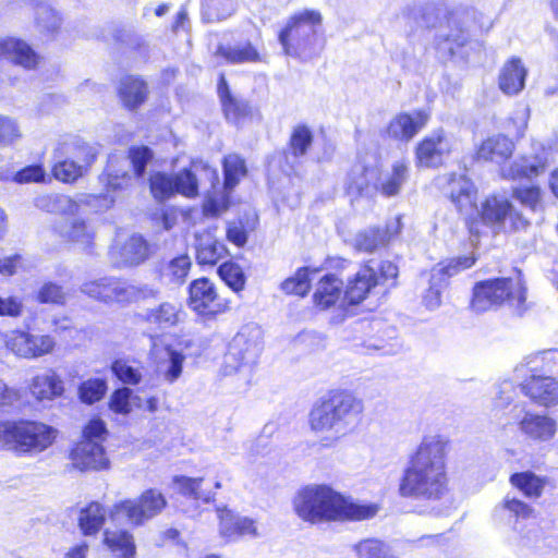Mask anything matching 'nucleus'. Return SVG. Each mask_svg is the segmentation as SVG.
<instances>
[{"label":"nucleus","instance_id":"nucleus-1","mask_svg":"<svg viewBox=\"0 0 558 558\" xmlns=\"http://www.w3.org/2000/svg\"><path fill=\"white\" fill-rule=\"evenodd\" d=\"M447 492L446 442L439 437H425L403 470L399 494L417 500H439Z\"/></svg>","mask_w":558,"mask_h":558},{"label":"nucleus","instance_id":"nucleus-2","mask_svg":"<svg viewBox=\"0 0 558 558\" xmlns=\"http://www.w3.org/2000/svg\"><path fill=\"white\" fill-rule=\"evenodd\" d=\"M293 507L302 520L311 523L366 520L378 512L377 505L355 502L326 484H312L300 489Z\"/></svg>","mask_w":558,"mask_h":558},{"label":"nucleus","instance_id":"nucleus-3","mask_svg":"<svg viewBox=\"0 0 558 558\" xmlns=\"http://www.w3.org/2000/svg\"><path fill=\"white\" fill-rule=\"evenodd\" d=\"M408 17H413L420 27L435 28L434 48L441 61L458 53L470 39L475 19L474 10H457L444 16L441 9L433 3L407 9Z\"/></svg>","mask_w":558,"mask_h":558},{"label":"nucleus","instance_id":"nucleus-4","mask_svg":"<svg viewBox=\"0 0 558 558\" xmlns=\"http://www.w3.org/2000/svg\"><path fill=\"white\" fill-rule=\"evenodd\" d=\"M362 399L349 390H333L317 402L310 413V425L315 432L328 433L331 441L348 435L361 421Z\"/></svg>","mask_w":558,"mask_h":558},{"label":"nucleus","instance_id":"nucleus-5","mask_svg":"<svg viewBox=\"0 0 558 558\" xmlns=\"http://www.w3.org/2000/svg\"><path fill=\"white\" fill-rule=\"evenodd\" d=\"M57 430L44 423L28 420L0 422V448L17 457H33L49 448Z\"/></svg>","mask_w":558,"mask_h":558},{"label":"nucleus","instance_id":"nucleus-6","mask_svg":"<svg viewBox=\"0 0 558 558\" xmlns=\"http://www.w3.org/2000/svg\"><path fill=\"white\" fill-rule=\"evenodd\" d=\"M322 20L318 11L308 9L289 17L278 34L284 54L302 61L318 56L322 47L317 40V27Z\"/></svg>","mask_w":558,"mask_h":558},{"label":"nucleus","instance_id":"nucleus-7","mask_svg":"<svg viewBox=\"0 0 558 558\" xmlns=\"http://www.w3.org/2000/svg\"><path fill=\"white\" fill-rule=\"evenodd\" d=\"M526 287L520 275L517 278H494L478 281L473 287L471 308L484 313L504 304L521 315L525 311Z\"/></svg>","mask_w":558,"mask_h":558},{"label":"nucleus","instance_id":"nucleus-8","mask_svg":"<svg viewBox=\"0 0 558 558\" xmlns=\"http://www.w3.org/2000/svg\"><path fill=\"white\" fill-rule=\"evenodd\" d=\"M165 495L157 488L145 489L136 498L116 502L108 512L112 522H125L132 527L143 526L158 517L167 507Z\"/></svg>","mask_w":558,"mask_h":558},{"label":"nucleus","instance_id":"nucleus-9","mask_svg":"<svg viewBox=\"0 0 558 558\" xmlns=\"http://www.w3.org/2000/svg\"><path fill=\"white\" fill-rule=\"evenodd\" d=\"M153 158L154 153L148 146L130 147L128 157L110 156L105 172L99 177L100 181L105 183L107 193L129 186L132 180L130 167L133 168L137 178H143Z\"/></svg>","mask_w":558,"mask_h":558},{"label":"nucleus","instance_id":"nucleus-10","mask_svg":"<svg viewBox=\"0 0 558 558\" xmlns=\"http://www.w3.org/2000/svg\"><path fill=\"white\" fill-rule=\"evenodd\" d=\"M107 435V427L102 420L94 418L83 430V440L71 451L73 465L81 471L106 469L109 460L102 446Z\"/></svg>","mask_w":558,"mask_h":558},{"label":"nucleus","instance_id":"nucleus-11","mask_svg":"<svg viewBox=\"0 0 558 558\" xmlns=\"http://www.w3.org/2000/svg\"><path fill=\"white\" fill-rule=\"evenodd\" d=\"M478 214L482 223L495 234L525 231L531 226L530 220L517 211L512 203L501 195L486 197L481 204Z\"/></svg>","mask_w":558,"mask_h":558},{"label":"nucleus","instance_id":"nucleus-12","mask_svg":"<svg viewBox=\"0 0 558 558\" xmlns=\"http://www.w3.org/2000/svg\"><path fill=\"white\" fill-rule=\"evenodd\" d=\"M262 335L263 331L256 324L243 326L229 343L226 354L227 367L251 374L263 349Z\"/></svg>","mask_w":558,"mask_h":558},{"label":"nucleus","instance_id":"nucleus-13","mask_svg":"<svg viewBox=\"0 0 558 558\" xmlns=\"http://www.w3.org/2000/svg\"><path fill=\"white\" fill-rule=\"evenodd\" d=\"M150 192L155 199L163 202L175 194L194 197L198 194V182L195 173L187 168L170 175L157 172L149 179Z\"/></svg>","mask_w":558,"mask_h":558},{"label":"nucleus","instance_id":"nucleus-14","mask_svg":"<svg viewBox=\"0 0 558 558\" xmlns=\"http://www.w3.org/2000/svg\"><path fill=\"white\" fill-rule=\"evenodd\" d=\"M476 258L472 255L450 259L446 265H437L430 271L429 287L423 295V303L428 310H436L441 304V293L448 286L450 277L461 270L471 268Z\"/></svg>","mask_w":558,"mask_h":558},{"label":"nucleus","instance_id":"nucleus-15","mask_svg":"<svg viewBox=\"0 0 558 558\" xmlns=\"http://www.w3.org/2000/svg\"><path fill=\"white\" fill-rule=\"evenodd\" d=\"M189 305L198 315L213 318L229 308V302L221 298L208 278L195 279L189 287Z\"/></svg>","mask_w":558,"mask_h":558},{"label":"nucleus","instance_id":"nucleus-16","mask_svg":"<svg viewBox=\"0 0 558 558\" xmlns=\"http://www.w3.org/2000/svg\"><path fill=\"white\" fill-rule=\"evenodd\" d=\"M98 149L85 143L75 147L73 156L58 161L52 168L53 177L64 183L75 182L95 162Z\"/></svg>","mask_w":558,"mask_h":558},{"label":"nucleus","instance_id":"nucleus-17","mask_svg":"<svg viewBox=\"0 0 558 558\" xmlns=\"http://www.w3.org/2000/svg\"><path fill=\"white\" fill-rule=\"evenodd\" d=\"M401 216L389 219L384 227H371L357 232L353 246L359 252L374 253L397 238L403 228Z\"/></svg>","mask_w":558,"mask_h":558},{"label":"nucleus","instance_id":"nucleus-18","mask_svg":"<svg viewBox=\"0 0 558 558\" xmlns=\"http://www.w3.org/2000/svg\"><path fill=\"white\" fill-rule=\"evenodd\" d=\"M521 392L542 407L558 404V381L551 376L532 374L521 385Z\"/></svg>","mask_w":558,"mask_h":558},{"label":"nucleus","instance_id":"nucleus-19","mask_svg":"<svg viewBox=\"0 0 558 558\" xmlns=\"http://www.w3.org/2000/svg\"><path fill=\"white\" fill-rule=\"evenodd\" d=\"M217 94L220 100L223 116L229 123L240 125L252 116V107L247 99L231 93L223 74H220L217 84Z\"/></svg>","mask_w":558,"mask_h":558},{"label":"nucleus","instance_id":"nucleus-20","mask_svg":"<svg viewBox=\"0 0 558 558\" xmlns=\"http://www.w3.org/2000/svg\"><path fill=\"white\" fill-rule=\"evenodd\" d=\"M427 120L428 116L421 110L413 113L401 112L388 123L383 136L408 143L425 126Z\"/></svg>","mask_w":558,"mask_h":558},{"label":"nucleus","instance_id":"nucleus-21","mask_svg":"<svg viewBox=\"0 0 558 558\" xmlns=\"http://www.w3.org/2000/svg\"><path fill=\"white\" fill-rule=\"evenodd\" d=\"M451 150L449 140L444 130H438L426 136L416 147V158L421 166L435 168L442 163L444 156Z\"/></svg>","mask_w":558,"mask_h":558},{"label":"nucleus","instance_id":"nucleus-22","mask_svg":"<svg viewBox=\"0 0 558 558\" xmlns=\"http://www.w3.org/2000/svg\"><path fill=\"white\" fill-rule=\"evenodd\" d=\"M518 428L526 438L537 442H546L555 437L557 423L548 415L526 411L518 422Z\"/></svg>","mask_w":558,"mask_h":558},{"label":"nucleus","instance_id":"nucleus-23","mask_svg":"<svg viewBox=\"0 0 558 558\" xmlns=\"http://www.w3.org/2000/svg\"><path fill=\"white\" fill-rule=\"evenodd\" d=\"M547 163L548 154L542 150L533 156L518 158L509 166L502 167L501 175L510 180L533 179L545 172Z\"/></svg>","mask_w":558,"mask_h":558},{"label":"nucleus","instance_id":"nucleus-24","mask_svg":"<svg viewBox=\"0 0 558 558\" xmlns=\"http://www.w3.org/2000/svg\"><path fill=\"white\" fill-rule=\"evenodd\" d=\"M0 57L26 70L35 69L39 61V56L26 41L11 36L0 37Z\"/></svg>","mask_w":558,"mask_h":558},{"label":"nucleus","instance_id":"nucleus-25","mask_svg":"<svg viewBox=\"0 0 558 558\" xmlns=\"http://www.w3.org/2000/svg\"><path fill=\"white\" fill-rule=\"evenodd\" d=\"M217 512L220 521V535L228 541H233L244 535L258 536L257 529L252 519L235 514L228 509L218 508Z\"/></svg>","mask_w":558,"mask_h":558},{"label":"nucleus","instance_id":"nucleus-26","mask_svg":"<svg viewBox=\"0 0 558 558\" xmlns=\"http://www.w3.org/2000/svg\"><path fill=\"white\" fill-rule=\"evenodd\" d=\"M378 284L373 265H365L349 281L343 295V304L357 305L365 300L371 289Z\"/></svg>","mask_w":558,"mask_h":558},{"label":"nucleus","instance_id":"nucleus-27","mask_svg":"<svg viewBox=\"0 0 558 558\" xmlns=\"http://www.w3.org/2000/svg\"><path fill=\"white\" fill-rule=\"evenodd\" d=\"M204 477L175 475L172 478L173 488L181 497L192 501L195 508L201 504H209L215 499V493L203 488Z\"/></svg>","mask_w":558,"mask_h":558},{"label":"nucleus","instance_id":"nucleus-28","mask_svg":"<svg viewBox=\"0 0 558 558\" xmlns=\"http://www.w3.org/2000/svg\"><path fill=\"white\" fill-rule=\"evenodd\" d=\"M138 317L154 331V335H149L150 338H154L159 332L177 325L179 322V310L174 304L163 302L159 306L140 314Z\"/></svg>","mask_w":558,"mask_h":558},{"label":"nucleus","instance_id":"nucleus-29","mask_svg":"<svg viewBox=\"0 0 558 558\" xmlns=\"http://www.w3.org/2000/svg\"><path fill=\"white\" fill-rule=\"evenodd\" d=\"M54 230L62 236L82 245L87 254H93L94 231L84 220L62 218L54 225Z\"/></svg>","mask_w":558,"mask_h":558},{"label":"nucleus","instance_id":"nucleus-30","mask_svg":"<svg viewBox=\"0 0 558 558\" xmlns=\"http://www.w3.org/2000/svg\"><path fill=\"white\" fill-rule=\"evenodd\" d=\"M153 254V245L141 234L130 236L119 250V265L125 267L138 266Z\"/></svg>","mask_w":558,"mask_h":558},{"label":"nucleus","instance_id":"nucleus-31","mask_svg":"<svg viewBox=\"0 0 558 558\" xmlns=\"http://www.w3.org/2000/svg\"><path fill=\"white\" fill-rule=\"evenodd\" d=\"M450 201L459 211H468L474 206L476 190L465 175H452L448 182L447 191Z\"/></svg>","mask_w":558,"mask_h":558},{"label":"nucleus","instance_id":"nucleus-32","mask_svg":"<svg viewBox=\"0 0 558 558\" xmlns=\"http://www.w3.org/2000/svg\"><path fill=\"white\" fill-rule=\"evenodd\" d=\"M102 543L114 558H134L136 555L134 536L128 530H105Z\"/></svg>","mask_w":558,"mask_h":558},{"label":"nucleus","instance_id":"nucleus-33","mask_svg":"<svg viewBox=\"0 0 558 558\" xmlns=\"http://www.w3.org/2000/svg\"><path fill=\"white\" fill-rule=\"evenodd\" d=\"M196 259L199 265H216L226 254L227 248L211 233L195 236Z\"/></svg>","mask_w":558,"mask_h":558},{"label":"nucleus","instance_id":"nucleus-34","mask_svg":"<svg viewBox=\"0 0 558 558\" xmlns=\"http://www.w3.org/2000/svg\"><path fill=\"white\" fill-rule=\"evenodd\" d=\"M313 133L304 124L293 129L287 148L283 150L284 160L293 166L300 158L304 157L313 144Z\"/></svg>","mask_w":558,"mask_h":558},{"label":"nucleus","instance_id":"nucleus-35","mask_svg":"<svg viewBox=\"0 0 558 558\" xmlns=\"http://www.w3.org/2000/svg\"><path fill=\"white\" fill-rule=\"evenodd\" d=\"M526 70L519 58H512L501 70L499 87L507 95H515L525 85Z\"/></svg>","mask_w":558,"mask_h":558},{"label":"nucleus","instance_id":"nucleus-36","mask_svg":"<svg viewBox=\"0 0 558 558\" xmlns=\"http://www.w3.org/2000/svg\"><path fill=\"white\" fill-rule=\"evenodd\" d=\"M147 84L135 76L124 77L119 87V96L124 107L134 110L143 105L147 98Z\"/></svg>","mask_w":558,"mask_h":558},{"label":"nucleus","instance_id":"nucleus-37","mask_svg":"<svg viewBox=\"0 0 558 558\" xmlns=\"http://www.w3.org/2000/svg\"><path fill=\"white\" fill-rule=\"evenodd\" d=\"M513 143L505 135H496L482 143L477 150V158L500 162L512 155Z\"/></svg>","mask_w":558,"mask_h":558},{"label":"nucleus","instance_id":"nucleus-38","mask_svg":"<svg viewBox=\"0 0 558 558\" xmlns=\"http://www.w3.org/2000/svg\"><path fill=\"white\" fill-rule=\"evenodd\" d=\"M106 510L97 501H92L80 510L78 527L84 536L96 535L106 522Z\"/></svg>","mask_w":558,"mask_h":558},{"label":"nucleus","instance_id":"nucleus-39","mask_svg":"<svg viewBox=\"0 0 558 558\" xmlns=\"http://www.w3.org/2000/svg\"><path fill=\"white\" fill-rule=\"evenodd\" d=\"M532 513L533 508L529 504L510 495H507L504 501L494 509L495 518L508 524H511L513 520L517 522L520 519H527Z\"/></svg>","mask_w":558,"mask_h":558},{"label":"nucleus","instance_id":"nucleus-40","mask_svg":"<svg viewBox=\"0 0 558 558\" xmlns=\"http://www.w3.org/2000/svg\"><path fill=\"white\" fill-rule=\"evenodd\" d=\"M36 208L50 214L75 215L78 204L63 194H45L34 199Z\"/></svg>","mask_w":558,"mask_h":558},{"label":"nucleus","instance_id":"nucleus-41","mask_svg":"<svg viewBox=\"0 0 558 558\" xmlns=\"http://www.w3.org/2000/svg\"><path fill=\"white\" fill-rule=\"evenodd\" d=\"M342 284V280L337 278L335 275L328 274L324 276L319 280L317 289L313 295L315 304L320 306L323 310L332 306L340 298Z\"/></svg>","mask_w":558,"mask_h":558},{"label":"nucleus","instance_id":"nucleus-42","mask_svg":"<svg viewBox=\"0 0 558 558\" xmlns=\"http://www.w3.org/2000/svg\"><path fill=\"white\" fill-rule=\"evenodd\" d=\"M510 483L527 498H539L547 484L545 477L536 475L532 471L515 472L510 476Z\"/></svg>","mask_w":558,"mask_h":558},{"label":"nucleus","instance_id":"nucleus-43","mask_svg":"<svg viewBox=\"0 0 558 558\" xmlns=\"http://www.w3.org/2000/svg\"><path fill=\"white\" fill-rule=\"evenodd\" d=\"M63 383L56 375H38L31 385L32 395L39 401L52 400L63 393Z\"/></svg>","mask_w":558,"mask_h":558},{"label":"nucleus","instance_id":"nucleus-44","mask_svg":"<svg viewBox=\"0 0 558 558\" xmlns=\"http://www.w3.org/2000/svg\"><path fill=\"white\" fill-rule=\"evenodd\" d=\"M216 54L232 64L260 61L259 52L250 41L235 46L219 45Z\"/></svg>","mask_w":558,"mask_h":558},{"label":"nucleus","instance_id":"nucleus-45","mask_svg":"<svg viewBox=\"0 0 558 558\" xmlns=\"http://www.w3.org/2000/svg\"><path fill=\"white\" fill-rule=\"evenodd\" d=\"M313 272H317V269L307 266L300 267L293 276L281 282L280 290L288 295H307L311 290L310 275Z\"/></svg>","mask_w":558,"mask_h":558},{"label":"nucleus","instance_id":"nucleus-46","mask_svg":"<svg viewBox=\"0 0 558 558\" xmlns=\"http://www.w3.org/2000/svg\"><path fill=\"white\" fill-rule=\"evenodd\" d=\"M407 178V165L402 161H397L392 165L391 173L386 179L381 180L379 184H376L375 189L387 197L396 196L399 194Z\"/></svg>","mask_w":558,"mask_h":558},{"label":"nucleus","instance_id":"nucleus-47","mask_svg":"<svg viewBox=\"0 0 558 558\" xmlns=\"http://www.w3.org/2000/svg\"><path fill=\"white\" fill-rule=\"evenodd\" d=\"M234 12V0H203L202 3V17L207 23L226 20Z\"/></svg>","mask_w":558,"mask_h":558},{"label":"nucleus","instance_id":"nucleus-48","mask_svg":"<svg viewBox=\"0 0 558 558\" xmlns=\"http://www.w3.org/2000/svg\"><path fill=\"white\" fill-rule=\"evenodd\" d=\"M166 359L158 364V372L166 381L173 384L182 374L185 356L182 352L166 348Z\"/></svg>","mask_w":558,"mask_h":558},{"label":"nucleus","instance_id":"nucleus-49","mask_svg":"<svg viewBox=\"0 0 558 558\" xmlns=\"http://www.w3.org/2000/svg\"><path fill=\"white\" fill-rule=\"evenodd\" d=\"M35 21L40 33L52 36L60 27L61 20L57 12L43 1L36 0Z\"/></svg>","mask_w":558,"mask_h":558},{"label":"nucleus","instance_id":"nucleus-50","mask_svg":"<svg viewBox=\"0 0 558 558\" xmlns=\"http://www.w3.org/2000/svg\"><path fill=\"white\" fill-rule=\"evenodd\" d=\"M222 166L225 189L231 191L238 185L240 179L247 172L245 160L236 154H231L223 158Z\"/></svg>","mask_w":558,"mask_h":558},{"label":"nucleus","instance_id":"nucleus-51","mask_svg":"<svg viewBox=\"0 0 558 558\" xmlns=\"http://www.w3.org/2000/svg\"><path fill=\"white\" fill-rule=\"evenodd\" d=\"M117 303H132L147 299H155L158 295V290L146 284L134 286L128 281L122 280L118 291Z\"/></svg>","mask_w":558,"mask_h":558},{"label":"nucleus","instance_id":"nucleus-52","mask_svg":"<svg viewBox=\"0 0 558 558\" xmlns=\"http://www.w3.org/2000/svg\"><path fill=\"white\" fill-rule=\"evenodd\" d=\"M117 303H132L147 299H155L158 295V290L146 284L134 286L128 281L122 280L118 291Z\"/></svg>","mask_w":558,"mask_h":558},{"label":"nucleus","instance_id":"nucleus-53","mask_svg":"<svg viewBox=\"0 0 558 558\" xmlns=\"http://www.w3.org/2000/svg\"><path fill=\"white\" fill-rule=\"evenodd\" d=\"M218 275L234 292L244 289L246 277L243 269L233 262H225L218 267Z\"/></svg>","mask_w":558,"mask_h":558},{"label":"nucleus","instance_id":"nucleus-54","mask_svg":"<svg viewBox=\"0 0 558 558\" xmlns=\"http://www.w3.org/2000/svg\"><path fill=\"white\" fill-rule=\"evenodd\" d=\"M108 390L107 381L102 378H90L78 387V396L83 403L94 404L101 400Z\"/></svg>","mask_w":558,"mask_h":558},{"label":"nucleus","instance_id":"nucleus-55","mask_svg":"<svg viewBox=\"0 0 558 558\" xmlns=\"http://www.w3.org/2000/svg\"><path fill=\"white\" fill-rule=\"evenodd\" d=\"M114 278H100L98 280L85 282L81 287V291L98 301L110 303Z\"/></svg>","mask_w":558,"mask_h":558},{"label":"nucleus","instance_id":"nucleus-56","mask_svg":"<svg viewBox=\"0 0 558 558\" xmlns=\"http://www.w3.org/2000/svg\"><path fill=\"white\" fill-rule=\"evenodd\" d=\"M113 375L125 385H137L142 380L141 368L124 359L114 360L111 364Z\"/></svg>","mask_w":558,"mask_h":558},{"label":"nucleus","instance_id":"nucleus-57","mask_svg":"<svg viewBox=\"0 0 558 558\" xmlns=\"http://www.w3.org/2000/svg\"><path fill=\"white\" fill-rule=\"evenodd\" d=\"M357 558H385L389 546L377 538H365L352 546Z\"/></svg>","mask_w":558,"mask_h":558},{"label":"nucleus","instance_id":"nucleus-58","mask_svg":"<svg viewBox=\"0 0 558 558\" xmlns=\"http://www.w3.org/2000/svg\"><path fill=\"white\" fill-rule=\"evenodd\" d=\"M36 300L40 304L64 305L66 293L62 286L53 281H46L38 289Z\"/></svg>","mask_w":558,"mask_h":558},{"label":"nucleus","instance_id":"nucleus-59","mask_svg":"<svg viewBox=\"0 0 558 558\" xmlns=\"http://www.w3.org/2000/svg\"><path fill=\"white\" fill-rule=\"evenodd\" d=\"M512 196L533 213L541 209L542 191L538 186L515 187Z\"/></svg>","mask_w":558,"mask_h":558},{"label":"nucleus","instance_id":"nucleus-60","mask_svg":"<svg viewBox=\"0 0 558 558\" xmlns=\"http://www.w3.org/2000/svg\"><path fill=\"white\" fill-rule=\"evenodd\" d=\"M22 137L17 122L7 116L0 114V147L13 145Z\"/></svg>","mask_w":558,"mask_h":558},{"label":"nucleus","instance_id":"nucleus-61","mask_svg":"<svg viewBox=\"0 0 558 558\" xmlns=\"http://www.w3.org/2000/svg\"><path fill=\"white\" fill-rule=\"evenodd\" d=\"M191 265V259L186 254L179 255L168 263L166 275L170 276L174 282H182L186 278Z\"/></svg>","mask_w":558,"mask_h":558},{"label":"nucleus","instance_id":"nucleus-62","mask_svg":"<svg viewBox=\"0 0 558 558\" xmlns=\"http://www.w3.org/2000/svg\"><path fill=\"white\" fill-rule=\"evenodd\" d=\"M132 390L129 388L117 389L109 400V408L117 414L126 415L132 411Z\"/></svg>","mask_w":558,"mask_h":558},{"label":"nucleus","instance_id":"nucleus-63","mask_svg":"<svg viewBox=\"0 0 558 558\" xmlns=\"http://www.w3.org/2000/svg\"><path fill=\"white\" fill-rule=\"evenodd\" d=\"M494 403L496 408L505 409L511 404L517 396V389L512 381L504 380L498 385Z\"/></svg>","mask_w":558,"mask_h":558},{"label":"nucleus","instance_id":"nucleus-64","mask_svg":"<svg viewBox=\"0 0 558 558\" xmlns=\"http://www.w3.org/2000/svg\"><path fill=\"white\" fill-rule=\"evenodd\" d=\"M46 171L40 165L26 166L14 174V181L17 183L44 182Z\"/></svg>","mask_w":558,"mask_h":558}]
</instances>
